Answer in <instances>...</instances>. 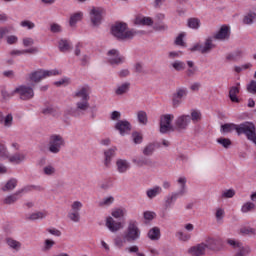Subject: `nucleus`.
Wrapping results in <instances>:
<instances>
[{
    "label": "nucleus",
    "instance_id": "39448f33",
    "mask_svg": "<svg viewBox=\"0 0 256 256\" xmlns=\"http://www.w3.org/2000/svg\"><path fill=\"white\" fill-rule=\"evenodd\" d=\"M61 147H65V139H63L61 135H51L48 143V150L50 153L57 155V153L61 151Z\"/></svg>",
    "mask_w": 256,
    "mask_h": 256
},
{
    "label": "nucleus",
    "instance_id": "864d4df0",
    "mask_svg": "<svg viewBox=\"0 0 256 256\" xmlns=\"http://www.w3.org/2000/svg\"><path fill=\"white\" fill-rule=\"evenodd\" d=\"M235 197V190L228 189L222 193V199H233Z\"/></svg>",
    "mask_w": 256,
    "mask_h": 256
},
{
    "label": "nucleus",
    "instance_id": "aec40b11",
    "mask_svg": "<svg viewBox=\"0 0 256 256\" xmlns=\"http://www.w3.org/2000/svg\"><path fill=\"white\" fill-rule=\"evenodd\" d=\"M230 33H229V27L227 25H223L220 30L214 35V39H218L220 41H223L225 39H229Z\"/></svg>",
    "mask_w": 256,
    "mask_h": 256
},
{
    "label": "nucleus",
    "instance_id": "4be33fe9",
    "mask_svg": "<svg viewBox=\"0 0 256 256\" xmlns=\"http://www.w3.org/2000/svg\"><path fill=\"white\" fill-rule=\"evenodd\" d=\"M30 81H33V83H39L42 79H45V76L43 74V70H37L29 75Z\"/></svg>",
    "mask_w": 256,
    "mask_h": 256
},
{
    "label": "nucleus",
    "instance_id": "680f3d73",
    "mask_svg": "<svg viewBox=\"0 0 256 256\" xmlns=\"http://www.w3.org/2000/svg\"><path fill=\"white\" fill-rule=\"evenodd\" d=\"M53 245H55V241L46 239L44 242V251H49L53 248Z\"/></svg>",
    "mask_w": 256,
    "mask_h": 256
},
{
    "label": "nucleus",
    "instance_id": "7c9ffc66",
    "mask_svg": "<svg viewBox=\"0 0 256 256\" xmlns=\"http://www.w3.org/2000/svg\"><path fill=\"white\" fill-rule=\"evenodd\" d=\"M17 179L15 178H11L10 180L7 181V183L5 184V186L2 188V191H13V189H15V187H17Z\"/></svg>",
    "mask_w": 256,
    "mask_h": 256
},
{
    "label": "nucleus",
    "instance_id": "7ed1b4c3",
    "mask_svg": "<svg viewBox=\"0 0 256 256\" xmlns=\"http://www.w3.org/2000/svg\"><path fill=\"white\" fill-rule=\"evenodd\" d=\"M237 135H245L248 141L256 143V127L253 122L246 121L238 124Z\"/></svg>",
    "mask_w": 256,
    "mask_h": 256
},
{
    "label": "nucleus",
    "instance_id": "a211bd4d",
    "mask_svg": "<svg viewBox=\"0 0 256 256\" xmlns=\"http://www.w3.org/2000/svg\"><path fill=\"white\" fill-rule=\"evenodd\" d=\"M184 192L179 191V192H173L171 195L167 196L164 204V209H169L171 207V204L175 203L179 197H183Z\"/></svg>",
    "mask_w": 256,
    "mask_h": 256
},
{
    "label": "nucleus",
    "instance_id": "4468645a",
    "mask_svg": "<svg viewBox=\"0 0 256 256\" xmlns=\"http://www.w3.org/2000/svg\"><path fill=\"white\" fill-rule=\"evenodd\" d=\"M189 123H191V116L189 115H181L175 120V128L174 131H185L187 127H189Z\"/></svg>",
    "mask_w": 256,
    "mask_h": 256
},
{
    "label": "nucleus",
    "instance_id": "2f4dec72",
    "mask_svg": "<svg viewBox=\"0 0 256 256\" xmlns=\"http://www.w3.org/2000/svg\"><path fill=\"white\" fill-rule=\"evenodd\" d=\"M187 26L190 29H199L201 27V20H199V18H189Z\"/></svg>",
    "mask_w": 256,
    "mask_h": 256
},
{
    "label": "nucleus",
    "instance_id": "8fccbe9b",
    "mask_svg": "<svg viewBox=\"0 0 256 256\" xmlns=\"http://www.w3.org/2000/svg\"><path fill=\"white\" fill-rule=\"evenodd\" d=\"M0 159H9V152L3 144H0Z\"/></svg>",
    "mask_w": 256,
    "mask_h": 256
},
{
    "label": "nucleus",
    "instance_id": "f3484780",
    "mask_svg": "<svg viewBox=\"0 0 256 256\" xmlns=\"http://www.w3.org/2000/svg\"><path fill=\"white\" fill-rule=\"evenodd\" d=\"M117 153V147L109 148L108 150L104 151V165L105 167H111V160L115 157Z\"/></svg>",
    "mask_w": 256,
    "mask_h": 256
},
{
    "label": "nucleus",
    "instance_id": "bf43d9fd",
    "mask_svg": "<svg viewBox=\"0 0 256 256\" xmlns=\"http://www.w3.org/2000/svg\"><path fill=\"white\" fill-rule=\"evenodd\" d=\"M113 201H115V198H113V196L106 197L103 199L102 202H100V207H103V205L109 206L113 204Z\"/></svg>",
    "mask_w": 256,
    "mask_h": 256
},
{
    "label": "nucleus",
    "instance_id": "423d86ee",
    "mask_svg": "<svg viewBox=\"0 0 256 256\" xmlns=\"http://www.w3.org/2000/svg\"><path fill=\"white\" fill-rule=\"evenodd\" d=\"M202 243H204L205 248L208 249V251H213L214 253H217L223 249V241H221L219 238L208 236Z\"/></svg>",
    "mask_w": 256,
    "mask_h": 256
},
{
    "label": "nucleus",
    "instance_id": "4c0bfd02",
    "mask_svg": "<svg viewBox=\"0 0 256 256\" xmlns=\"http://www.w3.org/2000/svg\"><path fill=\"white\" fill-rule=\"evenodd\" d=\"M238 249H239V251L236 252L234 256H247L251 253L250 246H243V244H242L241 247H239Z\"/></svg>",
    "mask_w": 256,
    "mask_h": 256
},
{
    "label": "nucleus",
    "instance_id": "5fc2aeb1",
    "mask_svg": "<svg viewBox=\"0 0 256 256\" xmlns=\"http://www.w3.org/2000/svg\"><path fill=\"white\" fill-rule=\"evenodd\" d=\"M247 91H248V93H251L252 95H256V81L255 80H252L247 85Z\"/></svg>",
    "mask_w": 256,
    "mask_h": 256
},
{
    "label": "nucleus",
    "instance_id": "cd10ccee",
    "mask_svg": "<svg viewBox=\"0 0 256 256\" xmlns=\"http://www.w3.org/2000/svg\"><path fill=\"white\" fill-rule=\"evenodd\" d=\"M137 119L140 125H147L149 123V119L147 117V112L140 110L137 112Z\"/></svg>",
    "mask_w": 256,
    "mask_h": 256
},
{
    "label": "nucleus",
    "instance_id": "37998d69",
    "mask_svg": "<svg viewBox=\"0 0 256 256\" xmlns=\"http://www.w3.org/2000/svg\"><path fill=\"white\" fill-rule=\"evenodd\" d=\"M42 73L44 75V79L46 77H53V76H56V75H61V71L57 70V69H54V70H42Z\"/></svg>",
    "mask_w": 256,
    "mask_h": 256
},
{
    "label": "nucleus",
    "instance_id": "13d9d810",
    "mask_svg": "<svg viewBox=\"0 0 256 256\" xmlns=\"http://www.w3.org/2000/svg\"><path fill=\"white\" fill-rule=\"evenodd\" d=\"M184 37H185V33H180L175 40V45H179L180 47H185V41H183Z\"/></svg>",
    "mask_w": 256,
    "mask_h": 256
},
{
    "label": "nucleus",
    "instance_id": "1a4fd4ad",
    "mask_svg": "<svg viewBox=\"0 0 256 256\" xmlns=\"http://www.w3.org/2000/svg\"><path fill=\"white\" fill-rule=\"evenodd\" d=\"M83 207V203L80 201H74L71 205V210L68 213V218L70 221H73V223H79L81 221V208Z\"/></svg>",
    "mask_w": 256,
    "mask_h": 256
},
{
    "label": "nucleus",
    "instance_id": "49530a36",
    "mask_svg": "<svg viewBox=\"0 0 256 256\" xmlns=\"http://www.w3.org/2000/svg\"><path fill=\"white\" fill-rule=\"evenodd\" d=\"M226 243L230 245L231 248L233 249H239L243 245V243L239 242L238 240L235 239H227Z\"/></svg>",
    "mask_w": 256,
    "mask_h": 256
},
{
    "label": "nucleus",
    "instance_id": "473e14b6",
    "mask_svg": "<svg viewBox=\"0 0 256 256\" xmlns=\"http://www.w3.org/2000/svg\"><path fill=\"white\" fill-rule=\"evenodd\" d=\"M130 87H131V83L125 82L115 90V93L116 95H125V93L129 91Z\"/></svg>",
    "mask_w": 256,
    "mask_h": 256
},
{
    "label": "nucleus",
    "instance_id": "5701e85b",
    "mask_svg": "<svg viewBox=\"0 0 256 256\" xmlns=\"http://www.w3.org/2000/svg\"><path fill=\"white\" fill-rule=\"evenodd\" d=\"M148 237L151 241H159L161 239V230L159 227H154L149 230Z\"/></svg>",
    "mask_w": 256,
    "mask_h": 256
},
{
    "label": "nucleus",
    "instance_id": "a18cd8bd",
    "mask_svg": "<svg viewBox=\"0 0 256 256\" xmlns=\"http://www.w3.org/2000/svg\"><path fill=\"white\" fill-rule=\"evenodd\" d=\"M13 29H14L13 26L0 27V39H3L5 35H9V33L13 31Z\"/></svg>",
    "mask_w": 256,
    "mask_h": 256
},
{
    "label": "nucleus",
    "instance_id": "4d7b16f0",
    "mask_svg": "<svg viewBox=\"0 0 256 256\" xmlns=\"http://www.w3.org/2000/svg\"><path fill=\"white\" fill-rule=\"evenodd\" d=\"M187 95V89L185 88H179L177 89V92L173 95L178 99H183Z\"/></svg>",
    "mask_w": 256,
    "mask_h": 256
},
{
    "label": "nucleus",
    "instance_id": "603ef678",
    "mask_svg": "<svg viewBox=\"0 0 256 256\" xmlns=\"http://www.w3.org/2000/svg\"><path fill=\"white\" fill-rule=\"evenodd\" d=\"M191 119L194 123L201 121V112H199L197 110H192L190 120Z\"/></svg>",
    "mask_w": 256,
    "mask_h": 256
},
{
    "label": "nucleus",
    "instance_id": "b1692460",
    "mask_svg": "<svg viewBox=\"0 0 256 256\" xmlns=\"http://www.w3.org/2000/svg\"><path fill=\"white\" fill-rule=\"evenodd\" d=\"M238 127H239V125H237V124L226 123L221 126L220 131H221V133H233V131H236V133H237Z\"/></svg>",
    "mask_w": 256,
    "mask_h": 256
},
{
    "label": "nucleus",
    "instance_id": "c756f323",
    "mask_svg": "<svg viewBox=\"0 0 256 256\" xmlns=\"http://www.w3.org/2000/svg\"><path fill=\"white\" fill-rule=\"evenodd\" d=\"M135 24L151 26L153 25V19H151L150 17H137L135 19Z\"/></svg>",
    "mask_w": 256,
    "mask_h": 256
},
{
    "label": "nucleus",
    "instance_id": "a878e982",
    "mask_svg": "<svg viewBox=\"0 0 256 256\" xmlns=\"http://www.w3.org/2000/svg\"><path fill=\"white\" fill-rule=\"evenodd\" d=\"M239 95V87L238 86H232L229 91V97L232 103H239V99L237 97Z\"/></svg>",
    "mask_w": 256,
    "mask_h": 256
},
{
    "label": "nucleus",
    "instance_id": "bb28decb",
    "mask_svg": "<svg viewBox=\"0 0 256 256\" xmlns=\"http://www.w3.org/2000/svg\"><path fill=\"white\" fill-rule=\"evenodd\" d=\"M132 163L137 165V167H143L145 165H151L152 162L150 159L141 156L140 158L133 159Z\"/></svg>",
    "mask_w": 256,
    "mask_h": 256
},
{
    "label": "nucleus",
    "instance_id": "c85d7f7f",
    "mask_svg": "<svg viewBox=\"0 0 256 256\" xmlns=\"http://www.w3.org/2000/svg\"><path fill=\"white\" fill-rule=\"evenodd\" d=\"M58 47L61 53H67V51H71V44H69V41L65 39H61L59 41Z\"/></svg>",
    "mask_w": 256,
    "mask_h": 256
},
{
    "label": "nucleus",
    "instance_id": "e433bc0d",
    "mask_svg": "<svg viewBox=\"0 0 256 256\" xmlns=\"http://www.w3.org/2000/svg\"><path fill=\"white\" fill-rule=\"evenodd\" d=\"M46 214L43 212H34L26 217L27 221H37V219H45Z\"/></svg>",
    "mask_w": 256,
    "mask_h": 256
},
{
    "label": "nucleus",
    "instance_id": "79ce46f5",
    "mask_svg": "<svg viewBox=\"0 0 256 256\" xmlns=\"http://www.w3.org/2000/svg\"><path fill=\"white\" fill-rule=\"evenodd\" d=\"M217 143H219V145H222L224 149H229V147H231V139L229 138H218Z\"/></svg>",
    "mask_w": 256,
    "mask_h": 256
},
{
    "label": "nucleus",
    "instance_id": "dca6fc26",
    "mask_svg": "<svg viewBox=\"0 0 256 256\" xmlns=\"http://www.w3.org/2000/svg\"><path fill=\"white\" fill-rule=\"evenodd\" d=\"M27 191V188H22L18 191H16L14 194L7 196L4 199L5 205H13V203H17L19 200V196H21L22 193H25Z\"/></svg>",
    "mask_w": 256,
    "mask_h": 256
},
{
    "label": "nucleus",
    "instance_id": "f8f14e48",
    "mask_svg": "<svg viewBox=\"0 0 256 256\" xmlns=\"http://www.w3.org/2000/svg\"><path fill=\"white\" fill-rule=\"evenodd\" d=\"M214 47L215 45L213 44V39L207 38L204 45L196 44L190 49V51H199V53L205 55V53L211 52V49Z\"/></svg>",
    "mask_w": 256,
    "mask_h": 256
},
{
    "label": "nucleus",
    "instance_id": "f704fd0d",
    "mask_svg": "<svg viewBox=\"0 0 256 256\" xmlns=\"http://www.w3.org/2000/svg\"><path fill=\"white\" fill-rule=\"evenodd\" d=\"M10 163H16V165H19V163H22V161H25L24 154L16 153L13 156L9 157Z\"/></svg>",
    "mask_w": 256,
    "mask_h": 256
},
{
    "label": "nucleus",
    "instance_id": "052dcab7",
    "mask_svg": "<svg viewBox=\"0 0 256 256\" xmlns=\"http://www.w3.org/2000/svg\"><path fill=\"white\" fill-rule=\"evenodd\" d=\"M43 171L45 175H55V167L52 165L45 166Z\"/></svg>",
    "mask_w": 256,
    "mask_h": 256
},
{
    "label": "nucleus",
    "instance_id": "6e6552de",
    "mask_svg": "<svg viewBox=\"0 0 256 256\" xmlns=\"http://www.w3.org/2000/svg\"><path fill=\"white\" fill-rule=\"evenodd\" d=\"M175 119L173 114H165L160 117V133H169V131H175V128L171 126V123Z\"/></svg>",
    "mask_w": 256,
    "mask_h": 256
},
{
    "label": "nucleus",
    "instance_id": "a19ab883",
    "mask_svg": "<svg viewBox=\"0 0 256 256\" xmlns=\"http://www.w3.org/2000/svg\"><path fill=\"white\" fill-rule=\"evenodd\" d=\"M172 67L175 71H185V62L176 60L172 63Z\"/></svg>",
    "mask_w": 256,
    "mask_h": 256
},
{
    "label": "nucleus",
    "instance_id": "09e8293b",
    "mask_svg": "<svg viewBox=\"0 0 256 256\" xmlns=\"http://www.w3.org/2000/svg\"><path fill=\"white\" fill-rule=\"evenodd\" d=\"M253 19H255V13H248L246 16H244V25H251L253 23Z\"/></svg>",
    "mask_w": 256,
    "mask_h": 256
},
{
    "label": "nucleus",
    "instance_id": "f03ea898",
    "mask_svg": "<svg viewBox=\"0 0 256 256\" xmlns=\"http://www.w3.org/2000/svg\"><path fill=\"white\" fill-rule=\"evenodd\" d=\"M111 33L118 41H127V39H133L139 32L135 30H127V23L116 22L111 27Z\"/></svg>",
    "mask_w": 256,
    "mask_h": 256
},
{
    "label": "nucleus",
    "instance_id": "0e129e2a",
    "mask_svg": "<svg viewBox=\"0 0 256 256\" xmlns=\"http://www.w3.org/2000/svg\"><path fill=\"white\" fill-rule=\"evenodd\" d=\"M125 211L122 209H116L112 212V217H115V219H119V217H124Z\"/></svg>",
    "mask_w": 256,
    "mask_h": 256
},
{
    "label": "nucleus",
    "instance_id": "2eb2a0df",
    "mask_svg": "<svg viewBox=\"0 0 256 256\" xmlns=\"http://www.w3.org/2000/svg\"><path fill=\"white\" fill-rule=\"evenodd\" d=\"M206 251L207 248H205V243L203 242L188 249V253L191 256H205Z\"/></svg>",
    "mask_w": 256,
    "mask_h": 256
},
{
    "label": "nucleus",
    "instance_id": "3c124183",
    "mask_svg": "<svg viewBox=\"0 0 256 256\" xmlns=\"http://www.w3.org/2000/svg\"><path fill=\"white\" fill-rule=\"evenodd\" d=\"M143 217H144L145 221H153V219H155V217H157V214H155V212H153V211H145L143 213Z\"/></svg>",
    "mask_w": 256,
    "mask_h": 256
},
{
    "label": "nucleus",
    "instance_id": "58836bf2",
    "mask_svg": "<svg viewBox=\"0 0 256 256\" xmlns=\"http://www.w3.org/2000/svg\"><path fill=\"white\" fill-rule=\"evenodd\" d=\"M81 17H83V13H81V12H78V13H75L74 15H72L70 17V21H69L70 27H75V25H77V22L81 21Z\"/></svg>",
    "mask_w": 256,
    "mask_h": 256
},
{
    "label": "nucleus",
    "instance_id": "c9c22d12",
    "mask_svg": "<svg viewBox=\"0 0 256 256\" xmlns=\"http://www.w3.org/2000/svg\"><path fill=\"white\" fill-rule=\"evenodd\" d=\"M163 190L159 186H155L152 189L147 190L146 194L149 199H153L154 197H157Z\"/></svg>",
    "mask_w": 256,
    "mask_h": 256
},
{
    "label": "nucleus",
    "instance_id": "e2e57ef3",
    "mask_svg": "<svg viewBox=\"0 0 256 256\" xmlns=\"http://www.w3.org/2000/svg\"><path fill=\"white\" fill-rule=\"evenodd\" d=\"M134 69H135V73H147L145 71V68L143 67V64L140 63V62H137L135 65H134Z\"/></svg>",
    "mask_w": 256,
    "mask_h": 256
},
{
    "label": "nucleus",
    "instance_id": "0eeeda50",
    "mask_svg": "<svg viewBox=\"0 0 256 256\" xmlns=\"http://www.w3.org/2000/svg\"><path fill=\"white\" fill-rule=\"evenodd\" d=\"M14 93H17L22 101H29L35 97V92L31 86L20 85L15 90Z\"/></svg>",
    "mask_w": 256,
    "mask_h": 256
},
{
    "label": "nucleus",
    "instance_id": "69168bd1",
    "mask_svg": "<svg viewBox=\"0 0 256 256\" xmlns=\"http://www.w3.org/2000/svg\"><path fill=\"white\" fill-rule=\"evenodd\" d=\"M6 41L8 45H15L17 41H19V38H17V36L15 35H10V36H7Z\"/></svg>",
    "mask_w": 256,
    "mask_h": 256
},
{
    "label": "nucleus",
    "instance_id": "20e7f679",
    "mask_svg": "<svg viewBox=\"0 0 256 256\" xmlns=\"http://www.w3.org/2000/svg\"><path fill=\"white\" fill-rule=\"evenodd\" d=\"M141 237V230L137 226V221L131 220L124 233L123 239L126 243H135Z\"/></svg>",
    "mask_w": 256,
    "mask_h": 256
},
{
    "label": "nucleus",
    "instance_id": "6ab92c4d",
    "mask_svg": "<svg viewBox=\"0 0 256 256\" xmlns=\"http://www.w3.org/2000/svg\"><path fill=\"white\" fill-rule=\"evenodd\" d=\"M106 227L112 233H115L116 231H119V229H123V224L121 222L114 221L112 217H108L106 220Z\"/></svg>",
    "mask_w": 256,
    "mask_h": 256
},
{
    "label": "nucleus",
    "instance_id": "ddd939ff",
    "mask_svg": "<svg viewBox=\"0 0 256 256\" xmlns=\"http://www.w3.org/2000/svg\"><path fill=\"white\" fill-rule=\"evenodd\" d=\"M107 55L110 65H121V63L125 61V57H123L117 49L109 50Z\"/></svg>",
    "mask_w": 256,
    "mask_h": 256
},
{
    "label": "nucleus",
    "instance_id": "c03bdc74",
    "mask_svg": "<svg viewBox=\"0 0 256 256\" xmlns=\"http://www.w3.org/2000/svg\"><path fill=\"white\" fill-rule=\"evenodd\" d=\"M255 209V204L253 202H246L243 204L241 211L242 213H249V211H253Z\"/></svg>",
    "mask_w": 256,
    "mask_h": 256
},
{
    "label": "nucleus",
    "instance_id": "412c9836",
    "mask_svg": "<svg viewBox=\"0 0 256 256\" xmlns=\"http://www.w3.org/2000/svg\"><path fill=\"white\" fill-rule=\"evenodd\" d=\"M116 166H117V171H119L120 173H127V170L130 167L129 162L123 159H118L116 161Z\"/></svg>",
    "mask_w": 256,
    "mask_h": 256
},
{
    "label": "nucleus",
    "instance_id": "393cba45",
    "mask_svg": "<svg viewBox=\"0 0 256 256\" xmlns=\"http://www.w3.org/2000/svg\"><path fill=\"white\" fill-rule=\"evenodd\" d=\"M13 124V115L8 114L6 117L3 112H0V125H5V127H11Z\"/></svg>",
    "mask_w": 256,
    "mask_h": 256
},
{
    "label": "nucleus",
    "instance_id": "774afa93",
    "mask_svg": "<svg viewBox=\"0 0 256 256\" xmlns=\"http://www.w3.org/2000/svg\"><path fill=\"white\" fill-rule=\"evenodd\" d=\"M21 27H27V29H34L35 28V23L29 21V20H24L21 22Z\"/></svg>",
    "mask_w": 256,
    "mask_h": 256
},
{
    "label": "nucleus",
    "instance_id": "ea45409f",
    "mask_svg": "<svg viewBox=\"0 0 256 256\" xmlns=\"http://www.w3.org/2000/svg\"><path fill=\"white\" fill-rule=\"evenodd\" d=\"M132 139H133V142L135 143V145H139V144L143 143V134L135 131L132 133Z\"/></svg>",
    "mask_w": 256,
    "mask_h": 256
},
{
    "label": "nucleus",
    "instance_id": "338daca9",
    "mask_svg": "<svg viewBox=\"0 0 256 256\" xmlns=\"http://www.w3.org/2000/svg\"><path fill=\"white\" fill-rule=\"evenodd\" d=\"M178 183H180V185H182V188H181V190L180 191H183L184 192V195H185V193H187V191H186V183H187V178H185V177H180L179 179H178Z\"/></svg>",
    "mask_w": 256,
    "mask_h": 256
},
{
    "label": "nucleus",
    "instance_id": "6e6d98bb",
    "mask_svg": "<svg viewBox=\"0 0 256 256\" xmlns=\"http://www.w3.org/2000/svg\"><path fill=\"white\" fill-rule=\"evenodd\" d=\"M240 233H242V235H255V228L244 227L240 229Z\"/></svg>",
    "mask_w": 256,
    "mask_h": 256
},
{
    "label": "nucleus",
    "instance_id": "de8ad7c7",
    "mask_svg": "<svg viewBox=\"0 0 256 256\" xmlns=\"http://www.w3.org/2000/svg\"><path fill=\"white\" fill-rule=\"evenodd\" d=\"M7 244L9 245V247H11L12 249H15L16 251H19L20 247H21V243L17 242V240L8 238L7 239Z\"/></svg>",
    "mask_w": 256,
    "mask_h": 256
},
{
    "label": "nucleus",
    "instance_id": "9b49d317",
    "mask_svg": "<svg viewBox=\"0 0 256 256\" xmlns=\"http://www.w3.org/2000/svg\"><path fill=\"white\" fill-rule=\"evenodd\" d=\"M132 128L133 126H131V122L127 120H118L115 124L116 131H119L122 137H125V135H129L131 133Z\"/></svg>",
    "mask_w": 256,
    "mask_h": 256
},
{
    "label": "nucleus",
    "instance_id": "f257e3e1",
    "mask_svg": "<svg viewBox=\"0 0 256 256\" xmlns=\"http://www.w3.org/2000/svg\"><path fill=\"white\" fill-rule=\"evenodd\" d=\"M89 95H91V87L87 84L78 88L75 91L73 95L74 99H81V101H78L76 103L75 113H77L78 115L79 113H81V115H84L85 111H87L89 107H91L89 104V99H91V97Z\"/></svg>",
    "mask_w": 256,
    "mask_h": 256
},
{
    "label": "nucleus",
    "instance_id": "9d476101",
    "mask_svg": "<svg viewBox=\"0 0 256 256\" xmlns=\"http://www.w3.org/2000/svg\"><path fill=\"white\" fill-rule=\"evenodd\" d=\"M105 13V9L101 7H93L90 11V21L94 27H99L101 25V21H103V14Z\"/></svg>",
    "mask_w": 256,
    "mask_h": 256
},
{
    "label": "nucleus",
    "instance_id": "72a5a7b5",
    "mask_svg": "<svg viewBox=\"0 0 256 256\" xmlns=\"http://www.w3.org/2000/svg\"><path fill=\"white\" fill-rule=\"evenodd\" d=\"M155 147H157L156 143H149L143 149V155H146V157H150V155H153V153H155Z\"/></svg>",
    "mask_w": 256,
    "mask_h": 256
}]
</instances>
